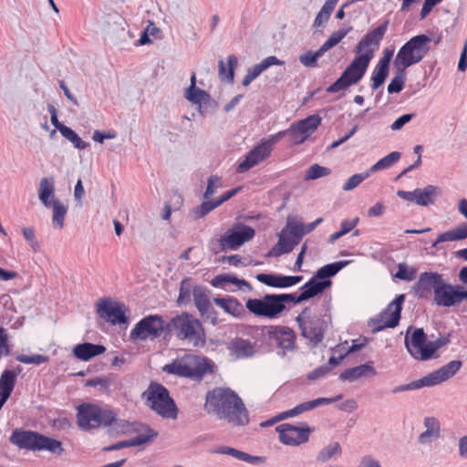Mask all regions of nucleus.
Listing matches in <instances>:
<instances>
[{
    "mask_svg": "<svg viewBox=\"0 0 467 467\" xmlns=\"http://www.w3.org/2000/svg\"><path fill=\"white\" fill-rule=\"evenodd\" d=\"M167 322L159 315H150L140 320L130 331V339L146 340L147 338H157L167 331Z\"/></svg>",
    "mask_w": 467,
    "mask_h": 467,
    "instance_id": "nucleus-12",
    "label": "nucleus"
},
{
    "mask_svg": "<svg viewBox=\"0 0 467 467\" xmlns=\"http://www.w3.org/2000/svg\"><path fill=\"white\" fill-rule=\"evenodd\" d=\"M325 50L320 47L316 52L307 51L299 57V61L306 67H315L317 66V60L325 54Z\"/></svg>",
    "mask_w": 467,
    "mask_h": 467,
    "instance_id": "nucleus-51",
    "label": "nucleus"
},
{
    "mask_svg": "<svg viewBox=\"0 0 467 467\" xmlns=\"http://www.w3.org/2000/svg\"><path fill=\"white\" fill-rule=\"evenodd\" d=\"M189 361L192 368V379L202 378L206 373L213 371L211 361L206 358L191 356L189 357Z\"/></svg>",
    "mask_w": 467,
    "mask_h": 467,
    "instance_id": "nucleus-35",
    "label": "nucleus"
},
{
    "mask_svg": "<svg viewBox=\"0 0 467 467\" xmlns=\"http://www.w3.org/2000/svg\"><path fill=\"white\" fill-rule=\"evenodd\" d=\"M272 145L269 141H263L254 147L239 162L236 172L244 173L267 159L272 152Z\"/></svg>",
    "mask_w": 467,
    "mask_h": 467,
    "instance_id": "nucleus-20",
    "label": "nucleus"
},
{
    "mask_svg": "<svg viewBox=\"0 0 467 467\" xmlns=\"http://www.w3.org/2000/svg\"><path fill=\"white\" fill-rule=\"evenodd\" d=\"M331 174V170L327 167L320 166L317 163L311 165L306 172L305 179L306 181L317 180Z\"/></svg>",
    "mask_w": 467,
    "mask_h": 467,
    "instance_id": "nucleus-53",
    "label": "nucleus"
},
{
    "mask_svg": "<svg viewBox=\"0 0 467 467\" xmlns=\"http://www.w3.org/2000/svg\"><path fill=\"white\" fill-rule=\"evenodd\" d=\"M61 135L69 140L76 149L85 150L89 147V143L82 140V139L69 127L63 128Z\"/></svg>",
    "mask_w": 467,
    "mask_h": 467,
    "instance_id": "nucleus-50",
    "label": "nucleus"
},
{
    "mask_svg": "<svg viewBox=\"0 0 467 467\" xmlns=\"http://www.w3.org/2000/svg\"><path fill=\"white\" fill-rule=\"evenodd\" d=\"M269 337L275 339L278 348L291 350L295 348L296 334L287 327H271Z\"/></svg>",
    "mask_w": 467,
    "mask_h": 467,
    "instance_id": "nucleus-25",
    "label": "nucleus"
},
{
    "mask_svg": "<svg viewBox=\"0 0 467 467\" xmlns=\"http://www.w3.org/2000/svg\"><path fill=\"white\" fill-rule=\"evenodd\" d=\"M431 42V38L424 34L412 36L399 50L394 59V66L407 69L420 62L430 51Z\"/></svg>",
    "mask_w": 467,
    "mask_h": 467,
    "instance_id": "nucleus-9",
    "label": "nucleus"
},
{
    "mask_svg": "<svg viewBox=\"0 0 467 467\" xmlns=\"http://www.w3.org/2000/svg\"><path fill=\"white\" fill-rule=\"evenodd\" d=\"M279 433V441L285 445L298 446L308 441L312 429L303 423L301 426H295L290 423H283L275 428Z\"/></svg>",
    "mask_w": 467,
    "mask_h": 467,
    "instance_id": "nucleus-15",
    "label": "nucleus"
},
{
    "mask_svg": "<svg viewBox=\"0 0 467 467\" xmlns=\"http://www.w3.org/2000/svg\"><path fill=\"white\" fill-rule=\"evenodd\" d=\"M353 30L352 26H344L331 34L328 39L321 46L325 52L337 46L348 33Z\"/></svg>",
    "mask_w": 467,
    "mask_h": 467,
    "instance_id": "nucleus-46",
    "label": "nucleus"
},
{
    "mask_svg": "<svg viewBox=\"0 0 467 467\" xmlns=\"http://www.w3.org/2000/svg\"><path fill=\"white\" fill-rule=\"evenodd\" d=\"M389 73V67L378 63L372 72L371 76V88L373 90L378 89L382 86L387 79Z\"/></svg>",
    "mask_w": 467,
    "mask_h": 467,
    "instance_id": "nucleus-44",
    "label": "nucleus"
},
{
    "mask_svg": "<svg viewBox=\"0 0 467 467\" xmlns=\"http://www.w3.org/2000/svg\"><path fill=\"white\" fill-rule=\"evenodd\" d=\"M342 397H343V395L339 394V395L336 396L335 398H318V399H316L313 400L300 403L291 410L283 411V412L277 414L276 416H275L265 421H263L260 425H261V427L273 426L274 424H275L279 421H282L288 418L298 416L304 412L314 410V409L317 408L318 406L331 404L335 401L341 400Z\"/></svg>",
    "mask_w": 467,
    "mask_h": 467,
    "instance_id": "nucleus-14",
    "label": "nucleus"
},
{
    "mask_svg": "<svg viewBox=\"0 0 467 467\" xmlns=\"http://www.w3.org/2000/svg\"><path fill=\"white\" fill-rule=\"evenodd\" d=\"M77 423L85 431L109 427L114 423L119 426L114 410L93 403H82L77 408Z\"/></svg>",
    "mask_w": 467,
    "mask_h": 467,
    "instance_id": "nucleus-4",
    "label": "nucleus"
},
{
    "mask_svg": "<svg viewBox=\"0 0 467 467\" xmlns=\"http://www.w3.org/2000/svg\"><path fill=\"white\" fill-rule=\"evenodd\" d=\"M373 57L374 49L366 50V52L359 55L357 54L341 76L327 87V92L337 93L359 82L364 77Z\"/></svg>",
    "mask_w": 467,
    "mask_h": 467,
    "instance_id": "nucleus-6",
    "label": "nucleus"
},
{
    "mask_svg": "<svg viewBox=\"0 0 467 467\" xmlns=\"http://www.w3.org/2000/svg\"><path fill=\"white\" fill-rule=\"evenodd\" d=\"M214 303L222 307L226 313L235 317H243L245 315L244 306L239 302L238 299L232 296L227 297H215Z\"/></svg>",
    "mask_w": 467,
    "mask_h": 467,
    "instance_id": "nucleus-31",
    "label": "nucleus"
},
{
    "mask_svg": "<svg viewBox=\"0 0 467 467\" xmlns=\"http://www.w3.org/2000/svg\"><path fill=\"white\" fill-rule=\"evenodd\" d=\"M228 62V69L226 68L225 63L223 60L219 61V77L221 79L228 80L230 82L234 81V69L238 65V59L235 55H230L227 57Z\"/></svg>",
    "mask_w": 467,
    "mask_h": 467,
    "instance_id": "nucleus-41",
    "label": "nucleus"
},
{
    "mask_svg": "<svg viewBox=\"0 0 467 467\" xmlns=\"http://www.w3.org/2000/svg\"><path fill=\"white\" fill-rule=\"evenodd\" d=\"M424 387H428V384L426 382L425 377H423V378H421L420 379L411 381V382L407 383V384L399 385V386L393 388L391 392L393 394H397V393L403 392V391H410V390L419 389H421V388H424Z\"/></svg>",
    "mask_w": 467,
    "mask_h": 467,
    "instance_id": "nucleus-54",
    "label": "nucleus"
},
{
    "mask_svg": "<svg viewBox=\"0 0 467 467\" xmlns=\"http://www.w3.org/2000/svg\"><path fill=\"white\" fill-rule=\"evenodd\" d=\"M38 198L46 207L51 206L55 199V180L53 177H45L40 180Z\"/></svg>",
    "mask_w": 467,
    "mask_h": 467,
    "instance_id": "nucleus-33",
    "label": "nucleus"
},
{
    "mask_svg": "<svg viewBox=\"0 0 467 467\" xmlns=\"http://www.w3.org/2000/svg\"><path fill=\"white\" fill-rule=\"evenodd\" d=\"M199 113L202 116L214 110L217 108V102L207 93V97H204L203 100L198 104Z\"/></svg>",
    "mask_w": 467,
    "mask_h": 467,
    "instance_id": "nucleus-63",
    "label": "nucleus"
},
{
    "mask_svg": "<svg viewBox=\"0 0 467 467\" xmlns=\"http://www.w3.org/2000/svg\"><path fill=\"white\" fill-rule=\"evenodd\" d=\"M369 170L364 173H357L352 175L343 185L344 191H351L358 187L365 179L370 175Z\"/></svg>",
    "mask_w": 467,
    "mask_h": 467,
    "instance_id": "nucleus-59",
    "label": "nucleus"
},
{
    "mask_svg": "<svg viewBox=\"0 0 467 467\" xmlns=\"http://www.w3.org/2000/svg\"><path fill=\"white\" fill-rule=\"evenodd\" d=\"M10 441L20 449L30 451H48L61 455L64 451L61 441L33 431L16 430Z\"/></svg>",
    "mask_w": 467,
    "mask_h": 467,
    "instance_id": "nucleus-7",
    "label": "nucleus"
},
{
    "mask_svg": "<svg viewBox=\"0 0 467 467\" xmlns=\"http://www.w3.org/2000/svg\"><path fill=\"white\" fill-rule=\"evenodd\" d=\"M236 281H238L237 276L230 274H223L214 276L211 281V285L214 287L226 289L230 285H236Z\"/></svg>",
    "mask_w": 467,
    "mask_h": 467,
    "instance_id": "nucleus-52",
    "label": "nucleus"
},
{
    "mask_svg": "<svg viewBox=\"0 0 467 467\" xmlns=\"http://www.w3.org/2000/svg\"><path fill=\"white\" fill-rule=\"evenodd\" d=\"M424 426L426 431L419 436V441L420 443H428L431 441V439H437L440 437L441 428L439 420L434 417H426L424 419Z\"/></svg>",
    "mask_w": 467,
    "mask_h": 467,
    "instance_id": "nucleus-36",
    "label": "nucleus"
},
{
    "mask_svg": "<svg viewBox=\"0 0 467 467\" xmlns=\"http://www.w3.org/2000/svg\"><path fill=\"white\" fill-rule=\"evenodd\" d=\"M321 120L322 119L319 115L313 114L294 123V125L296 127L297 132L304 133L308 137L310 133L314 132L318 128L321 124Z\"/></svg>",
    "mask_w": 467,
    "mask_h": 467,
    "instance_id": "nucleus-40",
    "label": "nucleus"
},
{
    "mask_svg": "<svg viewBox=\"0 0 467 467\" xmlns=\"http://www.w3.org/2000/svg\"><path fill=\"white\" fill-rule=\"evenodd\" d=\"M53 207L52 223L54 227L62 229L65 225V217L67 213V207L57 199H54L51 203Z\"/></svg>",
    "mask_w": 467,
    "mask_h": 467,
    "instance_id": "nucleus-43",
    "label": "nucleus"
},
{
    "mask_svg": "<svg viewBox=\"0 0 467 467\" xmlns=\"http://www.w3.org/2000/svg\"><path fill=\"white\" fill-rule=\"evenodd\" d=\"M442 275L437 272H423L420 275L418 281L413 285L415 296L420 299L428 300L431 295L436 294L437 287L442 281Z\"/></svg>",
    "mask_w": 467,
    "mask_h": 467,
    "instance_id": "nucleus-19",
    "label": "nucleus"
},
{
    "mask_svg": "<svg viewBox=\"0 0 467 467\" xmlns=\"http://www.w3.org/2000/svg\"><path fill=\"white\" fill-rule=\"evenodd\" d=\"M293 294H266L261 298H249L245 307L255 317L275 319L286 309V304L293 303Z\"/></svg>",
    "mask_w": 467,
    "mask_h": 467,
    "instance_id": "nucleus-5",
    "label": "nucleus"
},
{
    "mask_svg": "<svg viewBox=\"0 0 467 467\" xmlns=\"http://www.w3.org/2000/svg\"><path fill=\"white\" fill-rule=\"evenodd\" d=\"M217 207L215 201H209L207 199L205 202L195 207L193 213L196 218H202Z\"/></svg>",
    "mask_w": 467,
    "mask_h": 467,
    "instance_id": "nucleus-61",
    "label": "nucleus"
},
{
    "mask_svg": "<svg viewBox=\"0 0 467 467\" xmlns=\"http://www.w3.org/2000/svg\"><path fill=\"white\" fill-rule=\"evenodd\" d=\"M405 301V295L397 296L387 307L371 319L369 326L373 332H379L385 328L396 327L401 317L402 306Z\"/></svg>",
    "mask_w": 467,
    "mask_h": 467,
    "instance_id": "nucleus-10",
    "label": "nucleus"
},
{
    "mask_svg": "<svg viewBox=\"0 0 467 467\" xmlns=\"http://www.w3.org/2000/svg\"><path fill=\"white\" fill-rule=\"evenodd\" d=\"M462 367L461 360H451L437 370L425 376L428 387H433L452 378Z\"/></svg>",
    "mask_w": 467,
    "mask_h": 467,
    "instance_id": "nucleus-23",
    "label": "nucleus"
},
{
    "mask_svg": "<svg viewBox=\"0 0 467 467\" xmlns=\"http://www.w3.org/2000/svg\"><path fill=\"white\" fill-rule=\"evenodd\" d=\"M286 229L288 230V235L294 238L295 240H298V243H300L302 237L305 235L303 231L304 223H292L288 221L286 224Z\"/></svg>",
    "mask_w": 467,
    "mask_h": 467,
    "instance_id": "nucleus-62",
    "label": "nucleus"
},
{
    "mask_svg": "<svg viewBox=\"0 0 467 467\" xmlns=\"http://www.w3.org/2000/svg\"><path fill=\"white\" fill-rule=\"evenodd\" d=\"M97 306L99 317L112 325L128 323V317L126 315L128 308L124 304L113 302L110 298H105L101 299Z\"/></svg>",
    "mask_w": 467,
    "mask_h": 467,
    "instance_id": "nucleus-17",
    "label": "nucleus"
},
{
    "mask_svg": "<svg viewBox=\"0 0 467 467\" xmlns=\"http://www.w3.org/2000/svg\"><path fill=\"white\" fill-rule=\"evenodd\" d=\"M213 453L225 454L234 457L240 461L251 463L259 464L265 462V458L260 456H253L244 451H239L235 448L229 446H219L213 451Z\"/></svg>",
    "mask_w": 467,
    "mask_h": 467,
    "instance_id": "nucleus-30",
    "label": "nucleus"
},
{
    "mask_svg": "<svg viewBox=\"0 0 467 467\" xmlns=\"http://www.w3.org/2000/svg\"><path fill=\"white\" fill-rule=\"evenodd\" d=\"M307 312L308 308L306 307L301 315L296 317V321L301 329L302 336L309 339V341L316 346L323 340L327 326V322L318 317H313L307 320H304L302 315H306Z\"/></svg>",
    "mask_w": 467,
    "mask_h": 467,
    "instance_id": "nucleus-16",
    "label": "nucleus"
},
{
    "mask_svg": "<svg viewBox=\"0 0 467 467\" xmlns=\"http://www.w3.org/2000/svg\"><path fill=\"white\" fill-rule=\"evenodd\" d=\"M229 348L238 358H249L255 352V343L248 339L236 337L231 341Z\"/></svg>",
    "mask_w": 467,
    "mask_h": 467,
    "instance_id": "nucleus-32",
    "label": "nucleus"
},
{
    "mask_svg": "<svg viewBox=\"0 0 467 467\" xmlns=\"http://www.w3.org/2000/svg\"><path fill=\"white\" fill-rule=\"evenodd\" d=\"M285 61L280 60L275 56H270L263 59L260 63L254 65L249 67L246 75L243 78L242 84L244 86H249L253 80L260 76L265 70L269 68L271 66H284Z\"/></svg>",
    "mask_w": 467,
    "mask_h": 467,
    "instance_id": "nucleus-26",
    "label": "nucleus"
},
{
    "mask_svg": "<svg viewBox=\"0 0 467 467\" xmlns=\"http://www.w3.org/2000/svg\"><path fill=\"white\" fill-rule=\"evenodd\" d=\"M167 331L174 333L178 339L187 341L194 348L205 345V332L201 321L189 313L172 317L167 324Z\"/></svg>",
    "mask_w": 467,
    "mask_h": 467,
    "instance_id": "nucleus-3",
    "label": "nucleus"
},
{
    "mask_svg": "<svg viewBox=\"0 0 467 467\" xmlns=\"http://www.w3.org/2000/svg\"><path fill=\"white\" fill-rule=\"evenodd\" d=\"M106 351V348L100 344L81 343L73 348L74 356L83 361H88L94 357L99 356Z\"/></svg>",
    "mask_w": 467,
    "mask_h": 467,
    "instance_id": "nucleus-28",
    "label": "nucleus"
},
{
    "mask_svg": "<svg viewBox=\"0 0 467 467\" xmlns=\"http://www.w3.org/2000/svg\"><path fill=\"white\" fill-rule=\"evenodd\" d=\"M466 238L467 229L462 224H459L455 228L439 234L432 246L436 247L438 244L443 242L460 241Z\"/></svg>",
    "mask_w": 467,
    "mask_h": 467,
    "instance_id": "nucleus-39",
    "label": "nucleus"
},
{
    "mask_svg": "<svg viewBox=\"0 0 467 467\" xmlns=\"http://www.w3.org/2000/svg\"><path fill=\"white\" fill-rule=\"evenodd\" d=\"M450 341V335L440 337L434 341H429V347L427 349L428 353L425 355V357L429 358V359L434 358L435 352L439 348L448 345Z\"/></svg>",
    "mask_w": 467,
    "mask_h": 467,
    "instance_id": "nucleus-57",
    "label": "nucleus"
},
{
    "mask_svg": "<svg viewBox=\"0 0 467 467\" xmlns=\"http://www.w3.org/2000/svg\"><path fill=\"white\" fill-rule=\"evenodd\" d=\"M341 453L342 449L340 444L338 442H331L319 451L317 459L318 462H326L333 457L341 455Z\"/></svg>",
    "mask_w": 467,
    "mask_h": 467,
    "instance_id": "nucleus-47",
    "label": "nucleus"
},
{
    "mask_svg": "<svg viewBox=\"0 0 467 467\" xmlns=\"http://www.w3.org/2000/svg\"><path fill=\"white\" fill-rule=\"evenodd\" d=\"M400 153L399 151H392L387 156L377 161L370 169L369 171L376 172L380 170L388 169L395 164L400 159Z\"/></svg>",
    "mask_w": 467,
    "mask_h": 467,
    "instance_id": "nucleus-48",
    "label": "nucleus"
},
{
    "mask_svg": "<svg viewBox=\"0 0 467 467\" xmlns=\"http://www.w3.org/2000/svg\"><path fill=\"white\" fill-rule=\"evenodd\" d=\"M16 359L24 364H36L40 365L49 361V357L41 354H35L32 356H27L24 354H19L16 357Z\"/></svg>",
    "mask_w": 467,
    "mask_h": 467,
    "instance_id": "nucleus-58",
    "label": "nucleus"
},
{
    "mask_svg": "<svg viewBox=\"0 0 467 467\" xmlns=\"http://www.w3.org/2000/svg\"><path fill=\"white\" fill-rule=\"evenodd\" d=\"M207 91L201 89L200 88H187L184 92V97L187 100L192 104H199L203 100L204 97H207Z\"/></svg>",
    "mask_w": 467,
    "mask_h": 467,
    "instance_id": "nucleus-55",
    "label": "nucleus"
},
{
    "mask_svg": "<svg viewBox=\"0 0 467 467\" xmlns=\"http://www.w3.org/2000/svg\"><path fill=\"white\" fill-rule=\"evenodd\" d=\"M286 229H284L282 232V234L279 236V240L277 243L278 248L274 247L270 253L269 255H281L283 254L290 253L296 245H297L298 240H295L288 234H285Z\"/></svg>",
    "mask_w": 467,
    "mask_h": 467,
    "instance_id": "nucleus-38",
    "label": "nucleus"
},
{
    "mask_svg": "<svg viewBox=\"0 0 467 467\" xmlns=\"http://www.w3.org/2000/svg\"><path fill=\"white\" fill-rule=\"evenodd\" d=\"M254 234L255 232L253 227L242 223H236L218 240L220 249L215 250L213 248L212 251L216 254L227 249L236 250L245 242L253 239Z\"/></svg>",
    "mask_w": 467,
    "mask_h": 467,
    "instance_id": "nucleus-11",
    "label": "nucleus"
},
{
    "mask_svg": "<svg viewBox=\"0 0 467 467\" xmlns=\"http://www.w3.org/2000/svg\"><path fill=\"white\" fill-rule=\"evenodd\" d=\"M416 192V204L428 206L434 203L435 198L441 193V191L437 186L428 185L423 189L417 188Z\"/></svg>",
    "mask_w": 467,
    "mask_h": 467,
    "instance_id": "nucleus-34",
    "label": "nucleus"
},
{
    "mask_svg": "<svg viewBox=\"0 0 467 467\" xmlns=\"http://www.w3.org/2000/svg\"><path fill=\"white\" fill-rule=\"evenodd\" d=\"M433 299L435 304L440 306H457L467 300V288L462 285H451L442 279Z\"/></svg>",
    "mask_w": 467,
    "mask_h": 467,
    "instance_id": "nucleus-13",
    "label": "nucleus"
},
{
    "mask_svg": "<svg viewBox=\"0 0 467 467\" xmlns=\"http://www.w3.org/2000/svg\"><path fill=\"white\" fill-rule=\"evenodd\" d=\"M193 287L192 285V279L185 277L182 280L180 285V293L178 296L179 305H187L191 302V295L192 294Z\"/></svg>",
    "mask_w": 467,
    "mask_h": 467,
    "instance_id": "nucleus-49",
    "label": "nucleus"
},
{
    "mask_svg": "<svg viewBox=\"0 0 467 467\" xmlns=\"http://www.w3.org/2000/svg\"><path fill=\"white\" fill-rule=\"evenodd\" d=\"M388 26L389 20H385L378 27L368 32L356 46L355 52L359 55L368 49H374L375 51L379 47L388 30Z\"/></svg>",
    "mask_w": 467,
    "mask_h": 467,
    "instance_id": "nucleus-22",
    "label": "nucleus"
},
{
    "mask_svg": "<svg viewBox=\"0 0 467 467\" xmlns=\"http://www.w3.org/2000/svg\"><path fill=\"white\" fill-rule=\"evenodd\" d=\"M22 368L17 366L14 369H5L0 376V393L10 398L16 383L17 376Z\"/></svg>",
    "mask_w": 467,
    "mask_h": 467,
    "instance_id": "nucleus-29",
    "label": "nucleus"
},
{
    "mask_svg": "<svg viewBox=\"0 0 467 467\" xmlns=\"http://www.w3.org/2000/svg\"><path fill=\"white\" fill-rule=\"evenodd\" d=\"M409 327L405 337V347L408 352L418 360H429L425 355L428 353L429 341L423 328H415L410 335Z\"/></svg>",
    "mask_w": 467,
    "mask_h": 467,
    "instance_id": "nucleus-18",
    "label": "nucleus"
},
{
    "mask_svg": "<svg viewBox=\"0 0 467 467\" xmlns=\"http://www.w3.org/2000/svg\"><path fill=\"white\" fill-rule=\"evenodd\" d=\"M209 413L236 426L249 423V414L241 398L231 389L215 388L206 394L204 404Z\"/></svg>",
    "mask_w": 467,
    "mask_h": 467,
    "instance_id": "nucleus-1",
    "label": "nucleus"
},
{
    "mask_svg": "<svg viewBox=\"0 0 467 467\" xmlns=\"http://www.w3.org/2000/svg\"><path fill=\"white\" fill-rule=\"evenodd\" d=\"M148 406L164 419L175 420L178 417V408L170 396L166 387L158 382H150L147 390L142 393Z\"/></svg>",
    "mask_w": 467,
    "mask_h": 467,
    "instance_id": "nucleus-8",
    "label": "nucleus"
},
{
    "mask_svg": "<svg viewBox=\"0 0 467 467\" xmlns=\"http://www.w3.org/2000/svg\"><path fill=\"white\" fill-rule=\"evenodd\" d=\"M377 375L376 368L372 366V361L365 364L347 368L340 375L339 379L342 381H355L360 378L373 377Z\"/></svg>",
    "mask_w": 467,
    "mask_h": 467,
    "instance_id": "nucleus-27",
    "label": "nucleus"
},
{
    "mask_svg": "<svg viewBox=\"0 0 467 467\" xmlns=\"http://www.w3.org/2000/svg\"><path fill=\"white\" fill-rule=\"evenodd\" d=\"M162 369L168 374L186 378L192 377L189 357L182 360H174L171 363L165 365Z\"/></svg>",
    "mask_w": 467,
    "mask_h": 467,
    "instance_id": "nucleus-37",
    "label": "nucleus"
},
{
    "mask_svg": "<svg viewBox=\"0 0 467 467\" xmlns=\"http://www.w3.org/2000/svg\"><path fill=\"white\" fill-rule=\"evenodd\" d=\"M209 293L210 291L205 286L195 285L193 287V301L199 312L205 311V308L211 305Z\"/></svg>",
    "mask_w": 467,
    "mask_h": 467,
    "instance_id": "nucleus-42",
    "label": "nucleus"
},
{
    "mask_svg": "<svg viewBox=\"0 0 467 467\" xmlns=\"http://www.w3.org/2000/svg\"><path fill=\"white\" fill-rule=\"evenodd\" d=\"M394 67L397 74L388 86L389 94L400 93L403 89L406 80V69L400 66H394Z\"/></svg>",
    "mask_w": 467,
    "mask_h": 467,
    "instance_id": "nucleus-45",
    "label": "nucleus"
},
{
    "mask_svg": "<svg viewBox=\"0 0 467 467\" xmlns=\"http://www.w3.org/2000/svg\"><path fill=\"white\" fill-rule=\"evenodd\" d=\"M395 276L400 280L411 281L416 276V271L409 268L406 265L400 264Z\"/></svg>",
    "mask_w": 467,
    "mask_h": 467,
    "instance_id": "nucleus-64",
    "label": "nucleus"
},
{
    "mask_svg": "<svg viewBox=\"0 0 467 467\" xmlns=\"http://www.w3.org/2000/svg\"><path fill=\"white\" fill-rule=\"evenodd\" d=\"M256 279L272 287L285 288L293 286L300 283L303 279L302 275H282L277 274L260 273L256 275Z\"/></svg>",
    "mask_w": 467,
    "mask_h": 467,
    "instance_id": "nucleus-24",
    "label": "nucleus"
},
{
    "mask_svg": "<svg viewBox=\"0 0 467 467\" xmlns=\"http://www.w3.org/2000/svg\"><path fill=\"white\" fill-rule=\"evenodd\" d=\"M157 435H158L157 431L150 429V427H147V434H140L132 439L126 440L127 443H128V447L142 445V444L150 441L151 439H153Z\"/></svg>",
    "mask_w": 467,
    "mask_h": 467,
    "instance_id": "nucleus-56",
    "label": "nucleus"
},
{
    "mask_svg": "<svg viewBox=\"0 0 467 467\" xmlns=\"http://www.w3.org/2000/svg\"><path fill=\"white\" fill-rule=\"evenodd\" d=\"M223 186L222 178L218 175H211L207 181V188L203 194L205 200L209 199L218 188Z\"/></svg>",
    "mask_w": 467,
    "mask_h": 467,
    "instance_id": "nucleus-60",
    "label": "nucleus"
},
{
    "mask_svg": "<svg viewBox=\"0 0 467 467\" xmlns=\"http://www.w3.org/2000/svg\"><path fill=\"white\" fill-rule=\"evenodd\" d=\"M348 261H338L320 267L316 274L300 287V294H293V303L300 304L322 295L332 285L331 277L335 276Z\"/></svg>",
    "mask_w": 467,
    "mask_h": 467,
    "instance_id": "nucleus-2",
    "label": "nucleus"
},
{
    "mask_svg": "<svg viewBox=\"0 0 467 467\" xmlns=\"http://www.w3.org/2000/svg\"><path fill=\"white\" fill-rule=\"evenodd\" d=\"M272 145L269 141H263L254 147L239 162L236 172L244 173L267 159L272 152Z\"/></svg>",
    "mask_w": 467,
    "mask_h": 467,
    "instance_id": "nucleus-21",
    "label": "nucleus"
}]
</instances>
